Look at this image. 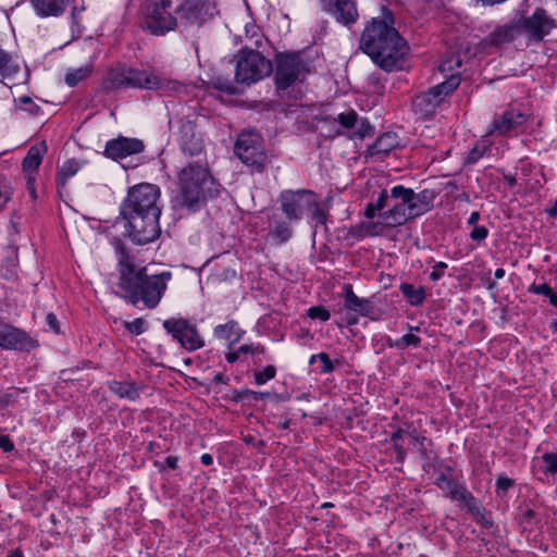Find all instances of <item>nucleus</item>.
I'll return each mask as SVG.
<instances>
[{
    "label": "nucleus",
    "instance_id": "f257e3e1",
    "mask_svg": "<svg viewBox=\"0 0 557 557\" xmlns=\"http://www.w3.org/2000/svg\"><path fill=\"white\" fill-rule=\"evenodd\" d=\"M159 198L160 188L157 185L140 183L128 188L120 206V216L126 221V232L137 245L151 243L161 233Z\"/></svg>",
    "mask_w": 557,
    "mask_h": 557
},
{
    "label": "nucleus",
    "instance_id": "f03ea898",
    "mask_svg": "<svg viewBox=\"0 0 557 557\" xmlns=\"http://www.w3.org/2000/svg\"><path fill=\"white\" fill-rule=\"evenodd\" d=\"M359 47L385 72L403 69L408 46L395 28L394 14L387 7L382 8L381 16L367 23Z\"/></svg>",
    "mask_w": 557,
    "mask_h": 557
},
{
    "label": "nucleus",
    "instance_id": "7ed1b4c3",
    "mask_svg": "<svg viewBox=\"0 0 557 557\" xmlns=\"http://www.w3.org/2000/svg\"><path fill=\"white\" fill-rule=\"evenodd\" d=\"M119 288L123 292V298L137 307L143 305L147 309H156L163 298L168 284L172 280V272L163 271L159 274L147 273L146 268L135 264L134 258L126 251L125 247L119 245Z\"/></svg>",
    "mask_w": 557,
    "mask_h": 557
},
{
    "label": "nucleus",
    "instance_id": "20e7f679",
    "mask_svg": "<svg viewBox=\"0 0 557 557\" xmlns=\"http://www.w3.org/2000/svg\"><path fill=\"white\" fill-rule=\"evenodd\" d=\"M180 193L174 208L196 212L207 198L219 196L221 185L210 174L207 163H187L178 173Z\"/></svg>",
    "mask_w": 557,
    "mask_h": 557
},
{
    "label": "nucleus",
    "instance_id": "39448f33",
    "mask_svg": "<svg viewBox=\"0 0 557 557\" xmlns=\"http://www.w3.org/2000/svg\"><path fill=\"white\" fill-rule=\"evenodd\" d=\"M273 72L272 62L261 52L245 45L236 54L235 82L216 77L213 85L216 89L233 95L237 84L250 86Z\"/></svg>",
    "mask_w": 557,
    "mask_h": 557
},
{
    "label": "nucleus",
    "instance_id": "423d86ee",
    "mask_svg": "<svg viewBox=\"0 0 557 557\" xmlns=\"http://www.w3.org/2000/svg\"><path fill=\"white\" fill-rule=\"evenodd\" d=\"M309 73L302 52H278L275 55L274 81L277 90H285Z\"/></svg>",
    "mask_w": 557,
    "mask_h": 557
},
{
    "label": "nucleus",
    "instance_id": "0eeeda50",
    "mask_svg": "<svg viewBox=\"0 0 557 557\" xmlns=\"http://www.w3.org/2000/svg\"><path fill=\"white\" fill-rule=\"evenodd\" d=\"M411 188L403 185L392 187V198L388 209L380 213V219L385 227H397L414 220L417 214L413 211L411 201Z\"/></svg>",
    "mask_w": 557,
    "mask_h": 557
},
{
    "label": "nucleus",
    "instance_id": "6e6552de",
    "mask_svg": "<svg viewBox=\"0 0 557 557\" xmlns=\"http://www.w3.org/2000/svg\"><path fill=\"white\" fill-rule=\"evenodd\" d=\"M178 26L171 0H152L146 5L144 27L154 36H162Z\"/></svg>",
    "mask_w": 557,
    "mask_h": 557
},
{
    "label": "nucleus",
    "instance_id": "1a4fd4ad",
    "mask_svg": "<svg viewBox=\"0 0 557 557\" xmlns=\"http://www.w3.org/2000/svg\"><path fill=\"white\" fill-rule=\"evenodd\" d=\"M459 84L460 78L453 74L450 77H447L445 82L433 86L428 91L417 95L412 100L414 113L422 119H430L435 113L436 108L459 86Z\"/></svg>",
    "mask_w": 557,
    "mask_h": 557
},
{
    "label": "nucleus",
    "instance_id": "9d476101",
    "mask_svg": "<svg viewBox=\"0 0 557 557\" xmlns=\"http://www.w3.org/2000/svg\"><path fill=\"white\" fill-rule=\"evenodd\" d=\"M235 154L255 172H262L267 162L262 137L255 132H243L234 146Z\"/></svg>",
    "mask_w": 557,
    "mask_h": 557
},
{
    "label": "nucleus",
    "instance_id": "9b49d317",
    "mask_svg": "<svg viewBox=\"0 0 557 557\" xmlns=\"http://www.w3.org/2000/svg\"><path fill=\"white\" fill-rule=\"evenodd\" d=\"M162 326L173 341L189 352L205 347L206 342L197 324L190 322L188 319L173 317L164 320Z\"/></svg>",
    "mask_w": 557,
    "mask_h": 557
},
{
    "label": "nucleus",
    "instance_id": "f8f14e48",
    "mask_svg": "<svg viewBox=\"0 0 557 557\" xmlns=\"http://www.w3.org/2000/svg\"><path fill=\"white\" fill-rule=\"evenodd\" d=\"M127 87L173 92L181 88L177 81L168 78L156 71L139 70L128 66Z\"/></svg>",
    "mask_w": 557,
    "mask_h": 557
},
{
    "label": "nucleus",
    "instance_id": "ddd939ff",
    "mask_svg": "<svg viewBox=\"0 0 557 557\" xmlns=\"http://www.w3.org/2000/svg\"><path fill=\"white\" fill-rule=\"evenodd\" d=\"M174 14H176L178 26L199 27L214 14V5L211 0H182L174 8Z\"/></svg>",
    "mask_w": 557,
    "mask_h": 557
},
{
    "label": "nucleus",
    "instance_id": "4468645a",
    "mask_svg": "<svg viewBox=\"0 0 557 557\" xmlns=\"http://www.w3.org/2000/svg\"><path fill=\"white\" fill-rule=\"evenodd\" d=\"M344 307L347 311L356 313L355 317L348 319L349 324H356L358 317H366L372 321H377L383 315L381 310L375 302V298H361L358 297L350 285L345 287V301Z\"/></svg>",
    "mask_w": 557,
    "mask_h": 557
},
{
    "label": "nucleus",
    "instance_id": "2eb2a0df",
    "mask_svg": "<svg viewBox=\"0 0 557 557\" xmlns=\"http://www.w3.org/2000/svg\"><path fill=\"white\" fill-rule=\"evenodd\" d=\"M313 196L315 194L309 189L283 190L280 194L281 209L289 221H298Z\"/></svg>",
    "mask_w": 557,
    "mask_h": 557
},
{
    "label": "nucleus",
    "instance_id": "dca6fc26",
    "mask_svg": "<svg viewBox=\"0 0 557 557\" xmlns=\"http://www.w3.org/2000/svg\"><path fill=\"white\" fill-rule=\"evenodd\" d=\"M0 347L5 350L30 351L38 347V342L24 330L0 322Z\"/></svg>",
    "mask_w": 557,
    "mask_h": 557
},
{
    "label": "nucleus",
    "instance_id": "f3484780",
    "mask_svg": "<svg viewBox=\"0 0 557 557\" xmlns=\"http://www.w3.org/2000/svg\"><path fill=\"white\" fill-rule=\"evenodd\" d=\"M319 3L341 25L350 27L359 20L357 0H319Z\"/></svg>",
    "mask_w": 557,
    "mask_h": 557
},
{
    "label": "nucleus",
    "instance_id": "a211bd4d",
    "mask_svg": "<svg viewBox=\"0 0 557 557\" xmlns=\"http://www.w3.org/2000/svg\"><path fill=\"white\" fill-rule=\"evenodd\" d=\"M521 28L535 41H542L557 25L546 10L537 8L532 15L520 20Z\"/></svg>",
    "mask_w": 557,
    "mask_h": 557
},
{
    "label": "nucleus",
    "instance_id": "6ab92c4d",
    "mask_svg": "<svg viewBox=\"0 0 557 557\" xmlns=\"http://www.w3.org/2000/svg\"><path fill=\"white\" fill-rule=\"evenodd\" d=\"M145 150V144L137 138L119 136L107 141L103 154L108 159L120 161L129 156L141 153Z\"/></svg>",
    "mask_w": 557,
    "mask_h": 557
},
{
    "label": "nucleus",
    "instance_id": "aec40b11",
    "mask_svg": "<svg viewBox=\"0 0 557 557\" xmlns=\"http://www.w3.org/2000/svg\"><path fill=\"white\" fill-rule=\"evenodd\" d=\"M178 141L182 151L189 156H198L205 148L202 134L190 120L181 121Z\"/></svg>",
    "mask_w": 557,
    "mask_h": 557
},
{
    "label": "nucleus",
    "instance_id": "412c9836",
    "mask_svg": "<svg viewBox=\"0 0 557 557\" xmlns=\"http://www.w3.org/2000/svg\"><path fill=\"white\" fill-rule=\"evenodd\" d=\"M525 122V114L518 110L509 109L504 111L503 114L496 115L494 117L487 134H498L504 136L522 126Z\"/></svg>",
    "mask_w": 557,
    "mask_h": 557
},
{
    "label": "nucleus",
    "instance_id": "4be33fe9",
    "mask_svg": "<svg viewBox=\"0 0 557 557\" xmlns=\"http://www.w3.org/2000/svg\"><path fill=\"white\" fill-rule=\"evenodd\" d=\"M453 500H457L462 504L467 510L485 528H491L493 521L486 516L485 508L481 503L467 490L463 485L459 491H455Z\"/></svg>",
    "mask_w": 557,
    "mask_h": 557
},
{
    "label": "nucleus",
    "instance_id": "5701e85b",
    "mask_svg": "<svg viewBox=\"0 0 557 557\" xmlns=\"http://www.w3.org/2000/svg\"><path fill=\"white\" fill-rule=\"evenodd\" d=\"M35 12L41 17L61 15L69 0H30Z\"/></svg>",
    "mask_w": 557,
    "mask_h": 557
},
{
    "label": "nucleus",
    "instance_id": "b1692460",
    "mask_svg": "<svg viewBox=\"0 0 557 557\" xmlns=\"http://www.w3.org/2000/svg\"><path fill=\"white\" fill-rule=\"evenodd\" d=\"M245 331L238 326L235 320H231L225 324H219L213 329V335L219 339L228 341V347L239 342Z\"/></svg>",
    "mask_w": 557,
    "mask_h": 557
},
{
    "label": "nucleus",
    "instance_id": "393cba45",
    "mask_svg": "<svg viewBox=\"0 0 557 557\" xmlns=\"http://www.w3.org/2000/svg\"><path fill=\"white\" fill-rule=\"evenodd\" d=\"M435 197L436 194L432 189H423L420 193H414L413 189H411L410 198L417 216H420L432 209Z\"/></svg>",
    "mask_w": 557,
    "mask_h": 557
},
{
    "label": "nucleus",
    "instance_id": "a878e982",
    "mask_svg": "<svg viewBox=\"0 0 557 557\" xmlns=\"http://www.w3.org/2000/svg\"><path fill=\"white\" fill-rule=\"evenodd\" d=\"M398 145V136L395 133L387 132L379 136L375 143L369 147V153L371 156H384L395 149Z\"/></svg>",
    "mask_w": 557,
    "mask_h": 557
},
{
    "label": "nucleus",
    "instance_id": "bb28decb",
    "mask_svg": "<svg viewBox=\"0 0 557 557\" xmlns=\"http://www.w3.org/2000/svg\"><path fill=\"white\" fill-rule=\"evenodd\" d=\"M108 386L121 399L135 401L139 398V388L134 382L111 381Z\"/></svg>",
    "mask_w": 557,
    "mask_h": 557
},
{
    "label": "nucleus",
    "instance_id": "cd10ccee",
    "mask_svg": "<svg viewBox=\"0 0 557 557\" xmlns=\"http://www.w3.org/2000/svg\"><path fill=\"white\" fill-rule=\"evenodd\" d=\"M518 28L515 25H503L488 34L485 41L491 46H499L505 42H511L518 35Z\"/></svg>",
    "mask_w": 557,
    "mask_h": 557
},
{
    "label": "nucleus",
    "instance_id": "c85d7f7f",
    "mask_svg": "<svg viewBox=\"0 0 557 557\" xmlns=\"http://www.w3.org/2000/svg\"><path fill=\"white\" fill-rule=\"evenodd\" d=\"M128 66L126 64H117L109 71L108 77L104 82V88L108 90L120 89L127 87Z\"/></svg>",
    "mask_w": 557,
    "mask_h": 557
},
{
    "label": "nucleus",
    "instance_id": "c756f323",
    "mask_svg": "<svg viewBox=\"0 0 557 557\" xmlns=\"http://www.w3.org/2000/svg\"><path fill=\"white\" fill-rule=\"evenodd\" d=\"M392 198V189H382L374 201H370L364 208V216L372 220L375 215L380 218V213L388 209Z\"/></svg>",
    "mask_w": 557,
    "mask_h": 557
},
{
    "label": "nucleus",
    "instance_id": "7c9ffc66",
    "mask_svg": "<svg viewBox=\"0 0 557 557\" xmlns=\"http://www.w3.org/2000/svg\"><path fill=\"white\" fill-rule=\"evenodd\" d=\"M46 148H40L37 146H33L29 148L26 157L23 159L22 166L23 171L26 174H35V171L39 168L44 152Z\"/></svg>",
    "mask_w": 557,
    "mask_h": 557
},
{
    "label": "nucleus",
    "instance_id": "2f4dec72",
    "mask_svg": "<svg viewBox=\"0 0 557 557\" xmlns=\"http://www.w3.org/2000/svg\"><path fill=\"white\" fill-rule=\"evenodd\" d=\"M399 289L411 306H420L425 299V289L422 286L416 287L410 283H401Z\"/></svg>",
    "mask_w": 557,
    "mask_h": 557
},
{
    "label": "nucleus",
    "instance_id": "473e14b6",
    "mask_svg": "<svg viewBox=\"0 0 557 557\" xmlns=\"http://www.w3.org/2000/svg\"><path fill=\"white\" fill-rule=\"evenodd\" d=\"M20 72V64L5 50L0 48V75L3 78L12 77Z\"/></svg>",
    "mask_w": 557,
    "mask_h": 557
},
{
    "label": "nucleus",
    "instance_id": "72a5a7b5",
    "mask_svg": "<svg viewBox=\"0 0 557 557\" xmlns=\"http://www.w3.org/2000/svg\"><path fill=\"white\" fill-rule=\"evenodd\" d=\"M81 169L79 162L76 159H69L58 169V184L65 186L67 181L74 176Z\"/></svg>",
    "mask_w": 557,
    "mask_h": 557
},
{
    "label": "nucleus",
    "instance_id": "f704fd0d",
    "mask_svg": "<svg viewBox=\"0 0 557 557\" xmlns=\"http://www.w3.org/2000/svg\"><path fill=\"white\" fill-rule=\"evenodd\" d=\"M292 234L293 230L285 221H276L269 231V236L276 244H283L287 242L292 237Z\"/></svg>",
    "mask_w": 557,
    "mask_h": 557
},
{
    "label": "nucleus",
    "instance_id": "c9c22d12",
    "mask_svg": "<svg viewBox=\"0 0 557 557\" xmlns=\"http://www.w3.org/2000/svg\"><path fill=\"white\" fill-rule=\"evenodd\" d=\"M245 38L246 45L253 49L260 48L264 41L263 34L261 33L260 28L253 23H248L245 26Z\"/></svg>",
    "mask_w": 557,
    "mask_h": 557
},
{
    "label": "nucleus",
    "instance_id": "e433bc0d",
    "mask_svg": "<svg viewBox=\"0 0 557 557\" xmlns=\"http://www.w3.org/2000/svg\"><path fill=\"white\" fill-rule=\"evenodd\" d=\"M384 226V224L381 222H361L355 227L351 228V233L354 235H357L358 237H366V236H376L381 232V227Z\"/></svg>",
    "mask_w": 557,
    "mask_h": 557
},
{
    "label": "nucleus",
    "instance_id": "4c0bfd02",
    "mask_svg": "<svg viewBox=\"0 0 557 557\" xmlns=\"http://www.w3.org/2000/svg\"><path fill=\"white\" fill-rule=\"evenodd\" d=\"M94 66L91 64H86L78 69H74L65 75V83L70 87H74L79 84L82 81L86 79L90 76Z\"/></svg>",
    "mask_w": 557,
    "mask_h": 557
},
{
    "label": "nucleus",
    "instance_id": "58836bf2",
    "mask_svg": "<svg viewBox=\"0 0 557 557\" xmlns=\"http://www.w3.org/2000/svg\"><path fill=\"white\" fill-rule=\"evenodd\" d=\"M462 65V60L459 54H451L446 58L440 65V71L450 77L453 74L457 75L459 78V73L457 72Z\"/></svg>",
    "mask_w": 557,
    "mask_h": 557
},
{
    "label": "nucleus",
    "instance_id": "ea45409f",
    "mask_svg": "<svg viewBox=\"0 0 557 557\" xmlns=\"http://www.w3.org/2000/svg\"><path fill=\"white\" fill-rule=\"evenodd\" d=\"M528 290L535 295H544L548 297L550 305L557 308V293H555L546 283L532 284L529 286Z\"/></svg>",
    "mask_w": 557,
    "mask_h": 557
},
{
    "label": "nucleus",
    "instance_id": "a19ab883",
    "mask_svg": "<svg viewBox=\"0 0 557 557\" xmlns=\"http://www.w3.org/2000/svg\"><path fill=\"white\" fill-rule=\"evenodd\" d=\"M421 344V338L412 333L405 334L396 342H388L389 347H397L400 349L407 348L409 346L419 347Z\"/></svg>",
    "mask_w": 557,
    "mask_h": 557
},
{
    "label": "nucleus",
    "instance_id": "79ce46f5",
    "mask_svg": "<svg viewBox=\"0 0 557 557\" xmlns=\"http://www.w3.org/2000/svg\"><path fill=\"white\" fill-rule=\"evenodd\" d=\"M123 326L134 335H140L148 330V323L143 318H136L133 321H124Z\"/></svg>",
    "mask_w": 557,
    "mask_h": 557
},
{
    "label": "nucleus",
    "instance_id": "37998d69",
    "mask_svg": "<svg viewBox=\"0 0 557 557\" xmlns=\"http://www.w3.org/2000/svg\"><path fill=\"white\" fill-rule=\"evenodd\" d=\"M310 203L307 210L311 211V219L315 222V224H324L326 221V214L324 209L317 201L315 196H313L310 200Z\"/></svg>",
    "mask_w": 557,
    "mask_h": 557
},
{
    "label": "nucleus",
    "instance_id": "c03bdc74",
    "mask_svg": "<svg viewBox=\"0 0 557 557\" xmlns=\"http://www.w3.org/2000/svg\"><path fill=\"white\" fill-rule=\"evenodd\" d=\"M20 110H23L32 115H37L40 112V107L36 104L28 96H22L15 100Z\"/></svg>",
    "mask_w": 557,
    "mask_h": 557
},
{
    "label": "nucleus",
    "instance_id": "a18cd8bd",
    "mask_svg": "<svg viewBox=\"0 0 557 557\" xmlns=\"http://www.w3.org/2000/svg\"><path fill=\"white\" fill-rule=\"evenodd\" d=\"M352 129L354 131H352L351 137H356L359 139L370 136L373 132V127L366 119H361V120L358 119V123L355 125V127Z\"/></svg>",
    "mask_w": 557,
    "mask_h": 557
},
{
    "label": "nucleus",
    "instance_id": "49530a36",
    "mask_svg": "<svg viewBox=\"0 0 557 557\" xmlns=\"http://www.w3.org/2000/svg\"><path fill=\"white\" fill-rule=\"evenodd\" d=\"M336 121L344 128H354L358 123V114L356 111L350 110L348 112L339 113Z\"/></svg>",
    "mask_w": 557,
    "mask_h": 557
},
{
    "label": "nucleus",
    "instance_id": "de8ad7c7",
    "mask_svg": "<svg viewBox=\"0 0 557 557\" xmlns=\"http://www.w3.org/2000/svg\"><path fill=\"white\" fill-rule=\"evenodd\" d=\"M542 460L544 462L543 472L545 474H555L557 473V454L554 453H545L542 456Z\"/></svg>",
    "mask_w": 557,
    "mask_h": 557
},
{
    "label": "nucleus",
    "instance_id": "09e8293b",
    "mask_svg": "<svg viewBox=\"0 0 557 557\" xmlns=\"http://www.w3.org/2000/svg\"><path fill=\"white\" fill-rule=\"evenodd\" d=\"M276 374V369L274 366H268L262 371H256L253 373L255 382L258 385H262L267 383L268 381L274 379Z\"/></svg>",
    "mask_w": 557,
    "mask_h": 557
},
{
    "label": "nucleus",
    "instance_id": "8fccbe9b",
    "mask_svg": "<svg viewBox=\"0 0 557 557\" xmlns=\"http://www.w3.org/2000/svg\"><path fill=\"white\" fill-rule=\"evenodd\" d=\"M307 317L310 319H319L321 321H327L331 317L330 311L323 306H313L307 310Z\"/></svg>",
    "mask_w": 557,
    "mask_h": 557
},
{
    "label": "nucleus",
    "instance_id": "3c124183",
    "mask_svg": "<svg viewBox=\"0 0 557 557\" xmlns=\"http://www.w3.org/2000/svg\"><path fill=\"white\" fill-rule=\"evenodd\" d=\"M317 357H319V360L321 361V369L319 370V373L329 374L335 370L334 362L326 352H319L317 354Z\"/></svg>",
    "mask_w": 557,
    "mask_h": 557
},
{
    "label": "nucleus",
    "instance_id": "603ef678",
    "mask_svg": "<svg viewBox=\"0 0 557 557\" xmlns=\"http://www.w3.org/2000/svg\"><path fill=\"white\" fill-rule=\"evenodd\" d=\"M12 191L10 185L5 180H0V211L5 208V205L11 199Z\"/></svg>",
    "mask_w": 557,
    "mask_h": 557
},
{
    "label": "nucleus",
    "instance_id": "864d4df0",
    "mask_svg": "<svg viewBox=\"0 0 557 557\" xmlns=\"http://www.w3.org/2000/svg\"><path fill=\"white\" fill-rule=\"evenodd\" d=\"M515 482L506 475H499L496 481V492L498 495H505L509 488L513 486Z\"/></svg>",
    "mask_w": 557,
    "mask_h": 557
},
{
    "label": "nucleus",
    "instance_id": "5fc2aeb1",
    "mask_svg": "<svg viewBox=\"0 0 557 557\" xmlns=\"http://www.w3.org/2000/svg\"><path fill=\"white\" fill-rule=\"evenodd\" d=\"M453 471L454 469L450 466H446L444 471L437 474L435 485L442 490L449 482V480L453 479Z\"/></svg>",
    "mask_w": 557,
    "mask_h": 557
},
{
    "label": "nucleus",
    "instance_id": "6e6d98bb",
    "mask_svg": "<svg viewBox=\"0 0 557 557\" xmlns=\"http://www.w3.org/2000/svg\"><path fill=\"white\" fill-rule=\"evenodd\" d=\"M248 397H252L255 400H261V399L270 397V393L244 389L238 395V399H240V400L247 399Z\"/></svg>",
    "mask_w": 557,
    "mask_h": 557
},
{
    "label": "nucleus",
    "instance_id": "4d7b16f0",
    "mask_svg": "<svg viewBox=\"0 0 557 557\" xmlns=\"http://www.w3.org/2000/svg\"><path fill=\"white\" fill-rule=\"evenodd\" d=\"M520 522L527 525L536 524L537 520L535 511L531 508H525L524 510H522L520 516Z\"/></svg>",
    "mask_w": 557,
    "mask_h": 557
},
{
    "label": "nucleus",
    "instance_id": "13d9d810",
    "mask_svg": "<svg viewBox=\"0 0 557 557\" xmlns=\"http://www.w3.org/2000/svg\"><path fill=\"white\" fill-rule=\"evenodd\" d=\"M264 347L261 345V344H250V345H242L240 347H238V352L239 354H263L264 352Z\"/></svg>",
    "mask_w": 557,
    "mask_h": 557
},
{
    "label": "nucleus",
    "instance_id": "bf43d9fd",
    "mask_svg": "<svg viewBox=\"0 0 557 557\" xmlns=\"http://www.w3.org/2000/svg\"><path fill=\"white\" fill-rule=\"evenodd\" d=\"M488 235V230L485 226H474L470 233V238L475 242H483Z\"/></svg>",
    "mask_w": 557,
    "mask_h": 557
},
{
    "label": "nucleus",
    "instance_id": "052dcab7",
    "mask_svg": "<svg viewBox=\"0 0 557 557\" xmlns=\"http://www.w3.org/2000/svg\"><path fill=\"white\" fill-rule=\"evenodd\" d=\"M447 269V264L443 261L437 262L433 267V271L430 273V280L433 282L438 281L443 277L445 270Z\"/></svg>",
    "mask_w": 557,
    "mask_h": 557
},
{
    "label": "nucleus",
    "instance_id": "680f3d73",
    "mask_svg": "<svg viewBox=\"0 0 557 557\" xmlns=\"http://www.w3.org/2000/svg\"><path fill=\"white\" fill-rule=\"evenodd\" d=\"M484 148H480V147H474L467 156L466 158V163L467 164H473L475 162H478L482 156L484 154Z\"/></svg>",
    "mask_w": 557,
    "mask_h": 557
},
{
    "label": "nucleus",
    "instance_id": "e2e57ef3",
    "mask_svg": "<svg viewBox=\"0 0 557 557\" xmlns=\"http://www.w3.org/2000/svg\"><path fill=\"white\" fill-rule=\"evenodd\" d=\"M25 178H26V187L29 193V196L33 200H36L37 194H36V187H35V182H36L35 174H26Z\"/></svg>",
    "mask_w": 557,
    "mask_h": 557
},
{
    "label": "nucleus",
    "instance_id": "0e129e2a",
    "mask_svg": "<svg viewBox=\"0 0 557 557\" xmlns=\"http://www.w3.org/2000/svg\"><path fill=\"white\" fill-rule=\"evenodd\" d=\"M46 323L54 333H60V323L54 313L50 312L46 315Z\"/></svg>",
    "mask_w": 557,
    "mask_h": 557
},
{
    "label": "nucleus",
    "instance_id": "69168bd1",
    "mask_svg": "<svg viewBox=\"0 0 557 557\" xmlns=\"http://www.w3.org/2000/svg\"><path fill=\"white\" fill-rule=\"evenodd\" d=\"M0 449L4 453H11L14 449V443L8 435H0Z\"/></svg>",
    "mask_w": 557,
    "mask_h": 557
},
{
    "label": "nucleus",
    "instance_id": "338daca9",
    "mask_svg": "<svg viewBox=\"0 0 557 557\" xmlns=\"http://www.w3.org/2000/svg\"><path fill=\"white\" fill-rule=\"evenodd\" d=\"M463 484L457 483L453 479L442 488V491L447 492L448 496L451 498L454 496L455 491H459Z\"/></svg>",
    "mask_w": 557,
    "mask_h": 557
},
{
    "label": "nucleus",
    "instance_id": "774afa93",
    "mask_svg": "<svg viewBox=\"0 0 557 557\" xmlns=\"http://www.w3.org/2000/svg\"><path fill=\"white\" fill-rule=\"evenodd\" d=\"M405 434V431L401 430V429H398L396 432H394L392 435H391V441L393 442L394 444V448L397 447V445H401L400 441L403 438Z\"/></svg>",
    "mask_w": 557,
    "mask_h": 557
}]
</instances>
